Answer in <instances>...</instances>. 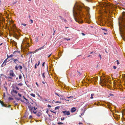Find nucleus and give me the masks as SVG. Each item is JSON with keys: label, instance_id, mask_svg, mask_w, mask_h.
<instances>
[{"label": "nucleus", "instance_id": "39448f33", "mask_svg": "<svg viewBox=\"0 0 125 125\" xmlns=\"http://www.w3.org/2000/svg\"><path fill=\"white\" fill-rule=\"evenodd\" d=\"M9 75L10 76L12 77L15 76V74L12 70H10V71Z\"/></svg>", "mask_w": 125, "mask_h": 125}, {"label": "nucleus", "instance_id": "f03ea898", "mask_svg": "<svg viewBox=\"0 0 125 125\" xmlns=\"http://www.w3.org/2000/svg\"><path fill=\"white\" fill-rule=\"evenodd\" d=\"M83 9V7L80 5L75 6L73 8V16L74 17H76V18H74V19L78 23L80 22L79 21V20L80 18L79 16H81Z\"/></svg>", "mask_w": 125, "mask_h": 125}, {"label": "nucleus", "instance_id": "09e8293b", "mask_svg": "<svg viewBox=\"0 0 125 125\" xmlns=\"http://www.w3.org/2000/svg\"><path fill=\"white\" fill-rule=\"evenodd\" d=\"M16 88L17 90H19V88L18 87H16Z\"/></svg>", "mask_w": 125, "mask_h": 125}, {"label": "nucleus", "instance_id": "79ce46f5", "mask_svg": "<svg viewBox=\"0 0 125 125\" xmlns=\"http://www.w3.org/2000/svg\"><path fill=\"white\" fill-rule=\"evenodd\" d=\"M55 94L56 95H57V96H59V95L58 94H57V93H55Z\"/></svg>", "mask_w": 125, "mask_h": 125}, {"label": "nucleus", "instance_id": "58836bf2", "mask_svg": "<svg viewBox=\"0 0 125 125\" xmlns=\"http://www.w3.org/2000/svg\"><path fill=\"white\" fill-rule=\"evenodd\" d=\"M32 118V116L31 115H30L29 117V119H31V118Z\"/></svg>", "mask_w": 125, "mask_h": 125}, {"label": "nucleus", "instance_id": "aec40b11", "mask_svg": "<svg viewBox=\"0 0 125 125\" xmlns=\"http://www.w3.org/2000/svg\"><path fill=\"white\" fill-rule=\"evenodd\" d=\"M63 124V123L58 122L57 123V124L59 125H62Z\"/></svg>", "mask_w": 125, "mask_h": 125}, {"label": "nucleus", "instance_id": "f257e3e1", "mask_svg": "<svg viewBox=\"0 0 125 125\" xmlns=\"http://www.w3.org/2000/svg\"><path fill=\"white\" fill-rule=\"evenodd\" d=\"M120 19L121 22L118 23L120 33L123 39L125 41V12H123V17Z\"/></svg>", "mask_w": 125, "mask_h": 125}, {"label": "nucleus", "instance_id": "052dcab7", "mask_svg": "<svg viewBox=\"0 0 125 125\" xmlns=\"http://www.w3.org/2000/svg\"><path fill=\"white\" fill-rule=\"evenodd\" d=\"M64 20L65 22H66L67 21L66 20Z\"/></svg>", "mask_w": 125, "mask_h": 125}, {"label": "nucleus", "instance_id": "c756f323", "mask_svg": "<svg viewBox=\"0 0 125 125\" xmlns=\"http://www.w3.org/2000/svg\"><path fill=\"white\" fill-rule=\"evenodd\" d=\"M22 78V76L21 75H20L19 76V79H21Z\"/></svg>", "mask_w": 125, "mask_h": 125}, {"label": "nucleus", "instance_id": "f8f14e48", "mask_svg": "<svg viewBox=\"0 0 125 125\" xmlns=\"http://www.w3.org/2000/svg\"><path fill=\"white\" fill-rule=\"evenodd\" d=\"M41 115L42 114L39 112H37V113L36 114V115L38 117H40Z\"/></svg>", "mask_w": 125, "mask_h": 125}, {"label": "nucleus", "instance_id": "7c9ffc66", "mask_svg": "<svg viewBox=\"0 0 125 125\" xmlns=\"http://www.w3.org/2000/svg\"><path fill=\"white\" fill-rule=\"evenodd\" d=\"M18 85L20 86H21L22 85V83H19L18 84Z\"/></svg>", "mask_w": 125, "mask_h": 125}, {"label": "nucleus", "instance_id": "680f3d73", "mask_svg": "<svg viewBox=\"0 0 125 125\" xmlns=\"http://www.w3.org/2000/svg\"><path fill=\"white\" fill-rule=\"evenodd\" d=\"M82 124V123H79V125H80V124Z\"/></svg>", "mask_w": 125, "mask_h": 125}, {"label": "nucleus", "instance_id": "69168bd1", "mask_svg": "<svg viewBox=\"0 0 125 125\" xmlns=\"http://www.w3.org/2000/svg\"><path fill=\"white\" fill-rule=\"evenodd\" d=\"M42 83L43 84H44V83H44L43 81H42Z\"/></svg>", "mask_w": 125, "mask_h": 125}, {"label": "nucleus", "instance_id": "393cba45", "mask_svg": "<svg viewBox=\"0 0 125 125\" xmlns=\"http://www.w3.org/2000/svg\"><path fill=\"white\" fill-rule=\"evenodd\" d=\"M9 99L10 100H13V98L11 97H9Z\"/></svg>", "mask_w": 125, "mask_h": 125}, {"label": "nucleus", "instance_id": "2eb2a0df", "mask_svg": "<svg viewBox=\"0 0 125 125\" xmlns=\"http://www.w3.org/2000/svg\"><path fill=\"white\" fill-rule=\"evenodd\" d=\"M44 45L43 46H42V47L40 48H39L38 49L36 50V51H38V50H41L42 49H44Z\"/></svg>", "mask_w": 125, "mask_h": 125}, {"label": "nucleus", "instance_id": "a211bd4d", "mask_svg": "<svg viewBox=\"0 0 125 125\" xmlns=\"http://www.w3.org/2000/svg\"><path fill=\"white\" fill-rule=\"evenodd\" d=\"M94 94H91V97H90L91 99H92L93 98V96L94 95Z\"/></svg>", "mask_w": 125, "mask_h": 125}, {"label": "nucleus", "instance_id": "1a4fd4ad", "mask_svg": "<svg viewBox=\"0 0 125 125\" xmlns=\"http://www.w3.org/2000/svg\"><path fill=\"white\" fill-rule=\"evenodd\" d=\"M106 81L105 80L103 79V80H100V83H103L104 84H106Z\"/></svg>", "mask_w": 125, "mask_h": 125}, {"label": "nucleus", "instance_id": "6ab92c4d", "mask_svg": "<svg viewBox=\"0 0 125 125\" xmlns=\"http://www.w3.org/2000/svg\"><path fill=\"white\" fill-rule=\"evenodd\" d=\"M60 108V107L59 106L56 107L55 108V110H56V109H59Z\"/></svg>", "mask_w": 125, "mask_h": 125}, {"label": "nucleus", "instance_id": "4c0bfd02", "mask_svg": "<svg viewBox=\"0 0 125 125\" xmlns=\"http://www.w3.org/2000/svg\"><path fill=\"white\" fill-rule=\"evenodd\" d=\"M37 64L36 63L35 64V66H34V68L35 69H36L37 68L36 67V65H37Z\"/></svg>", "mask_w": 125, "mask_h": 125}, {"label": "nucleus", "instance_id": "bf43d9fd", "mask_svg": "<svg viewBox=\"0 0 125 125\" xmlns=\"http://www.w3.org/2000/svg\"><path fill=\"white\" fill-rule=\"evenodd\" d=\"M3 44V43H2L0 44V46H1V45H2Z\"/></svg>", "mask_w": 125, "mask_h": 125}, {"label": "nucleus", "instance_id": "c03bdc74", "mask_svg": "<svg viewBox=\"0 0 125 125\" xmlns=\"http://www.w3.org/2000/svg\"><path fill=\"white\" fill-rule=\"evenodd\" d=\"M17 2V1H16V2H13V4H15Z\"/></svg>", "mask_w": 125, "mask_h": 125}, {"label": "nucleus", "instance_id": "ddd939ff", "mask_svg": "<svg viewBox=\"0 0 125 125\" xmlns=\"http://www.w3.org/2000/svg\"><path fill=\"white\" fill-rule=\"evenodd\" d=\"M1 104L2 106H4V107H7L6 105L5 104H4L3 101H2V102H1L0 103Z\"/></svg>", "mask_w": 125, "mask_h": 125}, {"label": "nucleus", "instance_id": "338daca9", "mask_svg": "<svg viewBox=\"0 0 125 125\" xmlns=\"http://www.w3.org/2000/svg\"><path fill=\"white\" fill-rule=\"evenodd\" d=\"M18 79V77H17V78H16V80H17V79Z\"/></svg>", "mask_w": 125, "mask_h": 125}, {"label": "nucleus", "instance_id": "e433bc0d", "mask_svg": "<svg viewBox=\"0 0 125 125\" xmlns=\"http://www.w3.org/2000/svg\"><path fill=\"white\" fill-rule=\"evenodd\" d=\"M18 95L20 97H21V95L19 93H18Z\"/></svg>", "mask_w": 125, "mask_h": 125}, {"label": "nucleus", "instance_id": "4be33fe9", "mask_svg": "<svg viewBox=\"0 0 125 125\" xmlns=\"http://www.w3.org/2000/svg\"><path fill=\"white\" fill-rule=\"evenodd\" d=\"M19 67L20 68V70H21L22 69V67L21 65L19 66Z\"/></svg>", "mask_w": 125, "mask_h": 125}, {"label": "nucleus", "instance_id": "0e129e2a", "mask_svg": "<svg viewBox=\"0 0 125 125\" xmlns=\"http://www.w3.org/2000/svg\"><path fill=\"white\" fill-rule=\"evenodd\" d=\"M10 106H11L10 105H9V106H8V107H10Z\"/></svg>", "mask_w": 125, "mask_h": 125}, {"label": "nucleus", "instance_id": "f704fd0d", "mask_svg": "<svg viewBox=\"0 0 125 125\" xmlns=\"http://www.w3.org/2000/svg\"><path fill=\"white\" fill-rule=\"evenodd\" d=\"M8 78L9 79H12V77H10V76H8Z\"/></svg>", "mask_w": 125, "mask_h": 125}, {"label": "nucleus", "instance_id": "a18cd8bd", "mask_svg": "<svg viewBox=\"0 0 125 125\" xmlns=\"http://www.w3.org/2000/svg\"><path fill=\"white\" fill-rule=\"evenodd\" d=\"M48 112L49 111L48 110H47L46 111V113L47 114H48Z\"/></svg>", "mask_w": 125, "mask_h": 125}, {"label": "nucleus", "instance_id": "7ed1b4c3", "mask_svg": "<svg viewBox=\"0 0 125 125\" xmlns=\"http://www.w3.org/2000/svg\"><path fill=\"white\" fill-rule=\"evenodd\" d=\"M32 104H34V106H30L29 105H28V107L31 113H33L34 114H36L37 112H34V110H35L37 109V107H35V106H37V104L36 103H34Z\"/></svg>", "mask_w": 125, "mask_h": 125}, {"label": "nucleus", "instance_id": "6e6d98bb", "mask_svg": "<svg viewBox=\"0 0 125 125\" xmlns=\"http://www.w3.org/2000/svg\"><path fill=\"white\" fill-rule=\"evenodd\" d=\"M91 56V55H88L87 56V57H90V56Z\"/></svg>", "mask_w": 125, "mask_h": 125}, {"label": "nucleus", "instance_id": "13d9d810", "mask_svg": "<svg viewBox=\"0 0 125 125\" xmlns=\"http://www.w3.org/2000/svg\"><path fill=\"white\" fill-rule=\"evenodd\" d=\"M15 105H17L18 104L17 103H15Z\"/></svg>", "mask_w": 125, "mask_h": 125}, {"label": "nucleus", "instance_id": "4d7b16f0", "mask_svg": "<svg viewBox=\"0 0 125 125\" xmlns=\"http://www.w3.org/2000/svg\"><path fill=\"white\" fill-rule=\"evenodd\" d=\"M48 115L49 116V117H50V116L52 117V116L51 115H49V114H48Z\"/></svg>", "mask_w": 125, "mask_h": 125}, {"label": "nucleus", "instance_id": "ea45409f", "mask_svg": "<svg viewBox=\"0 0 125 125\" xmlns=\"http://www.w3.org/2000/svg\"><path fill=\"white\" fill-rule=\"evenodd\" d=\"M45 63V62H44L42 63V66H44Z\"/></svg>", "mask_w": 125, "mask_h": 125}, {"label": "nucleus", "instance_id": "bb28decb", "mask_svg": "<svg viewBox=\"0 0 125 125\" xmlns=\"http://www.w3.org/2000/svg\"><path fill=\"white\" fill-rule=\"evenodd\" d=\"M73 97V96H71L70 97H67V98H72Z\"/></svg>", "mask_w": 125, "mask_h": 125}, {"label": "nucleus", "instance_id": "de8ad7c7", "mask_svg": "<svg viewBox=\"0 0 125 125\" xmlns=\"http://www.w3.org/2000/svg\"><path fill=\"white\" fill-rule=\"evenodd\" d=\"M52 54V53H51V54L50 55H49L48 56V58H49V57H50L51 56V55Z\"/></svg>", "mask_w": 125, "mask_h": 125}, {"label": "nucleus", "instance_id": "e2e57ef3", "mask_svg": "<svg viewBox=\"0 0 125 125\" xmlns=\"http://www.w3.org/2000/svg\"><path fill=\"white\" fill-rule=\"evenodd\" d=\"M93 53V52H91L90 53V54H92Z\"/></svg>", "mask_w": 125, "mask_h": 125}, {"label": "nucleus", "instance_id": "6e6552de", "mask_svg": "<svg viewBox=\"0 0 125 125\" xmlns=\"http://www.w3.org/2000/svg\"><path fill=\"white\" fill-rule=\"evenodd\" d=\"M62 112L65 115H70V113L69 111H62Z\"/></svg>", "mask_w": 125, "mask_h": 125}, {"label": "nucleus", "instance_id": "5701e85b", "mask_svg": "<svg viewBox=\"0 0 125 125\" xmlns=\"http://www.w3.org/2000/svg\"><path fill=\"white\" fill-rule=\"evenodd\" d=\"M101 29L102 30L105 31V32H107V30L105 28H101Z\"/></svg>", "mask_w": 125, "mask_h": 125}, {"label": "nucleus", "instance_id": "864d4df0", "mask_svg": "<svg viewBox=\"0 0 125 125\" xmlns=\"http://www.w3.org/2000/svg\"><path fill=\"white\" fill-rule=\"evenodd\" d=\"M59 17L61 19H62V18L61 16H59Z\"/></svg>", "mask_w": 125, "mask_h": 125}, {"label": "nucleus", "instance_id": "37998d69", "mask_svg": "<svg viewBox=\"0 0 125 125\" xmlns=\"http://www.w3.org/2000/svg\"><path fill=\"white\" fill-rule=\"evenodd\" d=\"M30 21H31V23H33V21L32 20H30Z\"/></svg>", "mask_w": 125, "mask_h": 125}, {"label": "nucleus", "instance_id": "5fc2aeb1", "mask_svg": "<svg viewBox=\"0 0 125 125\" xmlns=\"http://www.w3.org/2000/svg\"><path fill=\"white\" fill-rule=\"evenodd\" d=\"M110 96H113V94H110Z\"/></svg>", "mask_w": 125, "mask_h": 125}, {"label": "nucleus", "instance_id": "f3484780", "mask_svg": "<svg viewBox=\"0 0 125 125\" xmlns=\"http://www.w3.org/2000/svg\"><path fill=\"white\" fill-rule=\"evenodd\" d=\"M30 95L31 96H32L33 97H34L35 96V94L33 93L31 94Z\"/></svg>", "mask_w": 125, "mask_h": 125}, {"label": "nucleus", "instance_id": "423d86ee", "mask_svg": "<svg viewBox=\"0 0 125 125\" xmlns=\"http://www.w3.org/2000/svg\"><path fill=\"white\" fill-rule=\"evenodd\" d=\"M17 92L14 90V89L13 88V89L11 91V94L13 95L14 94H16L17 93Z\"/></svg>", "mask_w": 125, "mask_h": 125}, {"label": "nucleus", "instance_id": "8fccbe9b", "mask_svg": "<svg viewBox=\"0 0 125 125\" xmlns=\"http://www.w3.org/2000/svg\"><path fill=\"white\" fill-rule=\"evenodd\" d=\"M8 59V58H7L4 61V62H3V63L5 62H6V60H7V59Z\"/></svg>", "mask_w": 125, "mask_h": 125}, {"label": "nucleus", "instance_id": "72a5a7b5", "mask_svg": "<svg viewBox=\"0 0 125 125\" xmlns=\"http://www.w3.org/2000/svg\"><path fill=\"white\" fill-rule=\"evenodd\" d=\"M113 68L114 69H115L117 68L115 66H113Z\"/></svg>", "mask_w": 125, "mask_h": 125}, {"label": "nucleus", "instance_id": "774afa93", "mask_svg": "<svg viewBox=\"0 0 125 125\" xmlns=\"http://www.w3.org/2000/svg\"><path fill=\"white\" fill-rule=\"evenodd\" d=\"M53 113H55V114H56V112H53Z\"/></svg>", "mask_w": 125, "mask_h": 125}, {"label": "nucleus", "instance_id": "9d476101", "mask_svg": "<svg viewBox=\"0 0 125 125\" xmlns=\"http://www.w3.org/2000/svg\"><path fill=\"white\" fill-rule=\"evenodd\" d=\"M27 102V104L28 105H29L30 106H34V104H33L32 103H35V102H33L32 101V102H30V103L31 104H32L30 105V104L29 102Z\"/></svg>", "mask_w": 125, "mask_h": 125}, {"label": "nucleus", "instance_id": "603ef678", "mask_svg": "<svg viewBox=\"0 0 125 125\" xmlns=\"http://www.w3.org/2000/svg\"><path fill=\"white\" fill-rule=\"evenodd\" d=\"M81 34L83 35V36H84L85 35V34L84 33H82Z\"/></svg>", "mask_w": 125, "mask_h": 125}, {"label": "nucleus", "instance_id": "a19ab883", "mask_svg": "<svg viewBox=\"0 0 125 125\" xmlns=\"http://www.w3.org/2000/svg\"><path fill=\"white\" fill-rule=\"evenodd\" d=\"M40 61H38V64L37 65V66H38V65H39L40 64Z\"/></svg>", "mask_w": 125, "mask_h": 125}, {"label": "nucleus", "instance_id": "2f4dec72", "mask_svg": "<svg viewBox=\"0 0 125 125\" xmlns=\"http://www.w3.org/2000/svg\"><path fill=\"white\" fill-rule=\"evenodd\" d=\"M116 62H117V65H118L119 64V62L118 60H117L116 61Z\"/></svg>", "mask_w": 125, "mask_h": 125}, {"label": "nucleus", "instance_id": "20e7f679", "mask_svg": "<svg viewBox=\"0 0 125 125\" xmlns=\"http://www.w3.org/2000/svg\"><path fill=\"white\" fill-rule=\"evenodd\" d=\"M20 52L19 51H15V52H14L12 54H11V55H10V56H8V55H7V58H10V57H12V56H13L14 55V54H15V53H19Z\"/></svg>", "mask_w": 125, "mask_h": 125}, {"label": "nucleus", "instance_id": "3c124183", "mask_svg": "<svg viewBox=\"0 0 125 125\" xmlns=\"http://www.w3.org/2000/svg\"><path fill=\"white\" fill-rule=\"evenodd\" d=\"M36 84L37 86L38 87L39 86V85L37 83V82L36 83Z\"/></svg>", "mask_w": 125, "mask_h": 125}, {"label": "nucleus", "instance_id": "0eeeda50", "mask_svg": "<svg viewBox=\"0 0 125 125\" xmlns=\"http://www.w3.org/2000/svg\"><path fill=\"white\" fill-rule=\"evenodd\" d=\"M11 59L13 60L14 62V63L16 64L17 63V62H18L20 63L21 62H20L17 59H14L13 58H12Z\"/></svg>", "mask_w": 125, "mask_h": 125}, {"label": "nucleus", "instance_id": "c85d7f7f", "mask_svg": "<svg viewBox=\"0 0 125 125\" xmlns=\"http://www.w3.org/2000/svg\"><path fill=\"white\" fill-rule=\"evenodd\" d=\"M21 25H23L24 26H25L26 25V24L25 23H22Z\"/></svg>", "mask_w": 125, "mask_h": 125}, {"label": "nucleus", "instance_id": "dca6fc26", "mask_svg": "<svg viewBox=\"0 0 125 125\" xmlns=\"http://www.w3.org/2000/svg\"><path fill=\"white\" fill-rule=\"evenodd\" d=\"M38 41H39V40H38V37L36 38H35V42H38Z\"/></svg>", "mask_w": 125, "mask_h": 125}, {"label": "nucleus", "instance_id": "412c9836", "mask_svg": "<svg viewBox=\"0 0 125 125\" xmlns=\"http://www.w3.org/2000/svg\"><path fill=\"white\" fill-rule=\"evenodd\" d=\"M15 68L16 70H17L18 69V68L17 65L15 66Z\"/></svg>", "mask_w": 125, "mask_h": 125}, {"label": "nucleus", "instance_id": "a878e982", "mask_svg": "<svg viewBox=\"0 0 125 125\" xmlns=\"http://www.w3.org/2000/svg\"><path fill=\"white\" fill-rule=\"evenodd\" d=\"M99 57L100 58V59L101 60L102 59L101 56L100 54L99 55Z\"/></svg>", "mask_w": 125, "mask_h": 125}, {"label": "nucleus", "instance_id": "c9c22d12", "mask_svg": "<svg viewBox=\"0 0 125 125\" xmlns=\"http://www.w3.org/2000/svg\"><path fill=\"white\" fill-rule=\"evenodd\" d=\"M64 119H65L64 117H63V118L62 117L61 118V120H64Z\"/></svg>", "mask_w": 125, "mask_h": 125}, {"label": "nucleus", "instance_id": "473e14b6", "mask_svg": "<svg viewBox=\"0 0 125 125\" xmlns=\"http://www.w3.org/2000/svg\"><path fill=\"white\" fill-rule=\"evenodd\" d=\"M23 98H24V99H25L26 100V101H28V99H26V98L25 97H24V96H23Z\"/></svg>", "mask_w": 125, "mask_h": 125}, {"label": "nucleus", "instance_id": "9b49d317", "mask_svg": "<svg viewBox=\"0 0 125 125\" xmlns=\"http://www.w3.org/2000/svg\"><path fill=\"white\" fill-rule=\"evenodd\" d=\"M76 110V109L75 107L72 108L71 110V112L72 113H73L75 112Z\"/></svg>", "mask_w": 125, "mask_h": 125}, {"label": "nucleus", "instance_id": "cd10ccee", "mask_svg": "<svg viewBox=\"0 0 125 125\" xmlns=\"http://www.w3.org/2000/svg\"><path fill=\"white\" fill-rule=\"evenodd\" d=\"M64 39L65 40H66L67 41H68L69 40H70V39H68L67 38H65Z\"/></svg>", "mask_w": 125, "mask_h": 125}, {"label": "nucleus", "instance_id": "49530a36", "mask_svg": "<svg viewBox=\"0 0 125 125\" xmlns=\"http://www.w3.org/2000/svg\"><path fill=\"white\" fill-rule=\"evenodd\" d=\"M48 106L49 107H51V105H49V104H48Z\"/></svg>", "mask_w": 125, "mask_h": 125}, {"label": "nucleus", "instance_id": "4468645a", "mask_svg": "<svg viewBox=\"0 0 125 125\" xmlns=\"http://www.w3.org/2000/svg\"><path fill=\"white\" fill-rule=\"evenodd\" d=\"M15 99L16 100H17V101H18V100H21V101H22V102H23V101H22L21 100V98H17V97H15Z\"/></svg>", "mask_w": 125, "mask_h": 125}, {"label": "nucleus", "instance_id": "b1692460", "mask_svg": "<svg viewBox=\"0 0 125 125\" xmlns=\"http://www.w3.org/2000/svg\"><path fill=\"white\" fill-rule=\"evenodd\" d=\"M44 74H45L44 73H42V75L43 78H45V75H44Z\"/></svg>", "mask_w": 125, "mask_h": 125}]
</instances>
